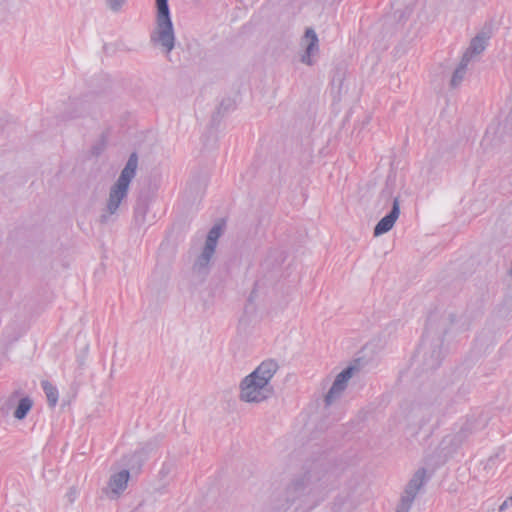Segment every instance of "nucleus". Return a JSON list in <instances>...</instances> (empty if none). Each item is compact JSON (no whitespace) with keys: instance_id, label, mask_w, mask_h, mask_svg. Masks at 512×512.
<instances>
[{"instance_id":"nucleus-1","label":"nucleus","mask_w":512,"mask_h":512,"mask_svg":"<svg viewBox=\"0 0 512 512\" xmlns=\"http://www.w3.org/2000/svg\"><path fill=\"white\" fill-rule=\"evenodd\" d=\"M335 482L333 472L313 464L295 475L282 490L271 495L261 512H287L291 508L295 511L310 510L323 500Z\"/></svg>"},{"instance_id":"nucleus-2","label":"nucleus","mask_w":512,"mask_h":512,"mask_svg":"<svg viewBox=\"0 0 512 512\" xmlns=\"http://www.w3.org/2000/svg\"><path fill=\"white\" fill-rule=\"evenodd\" d=\"M459 321L460 315L454 311L429 316L422 342L414 357L416 369L422 373H428L440 366L444 357L442 349L444 336L454 325H458V329H465L464 325H459Z\"/></svg>"},{"instance_id":"nucleus-3","label":"nucleus","mask_w":512,"mask_h":512,"mask_svg":"<svg viewBox=\"0 0 512 512\" xmlns=\"http://www.w3.org/2000/svg\"><path fill=\"white\" fill-rule=\"evenodd\" d=\"M279 366L276 361H263L253 372L244 377L239 385V399L246 403H261L273 394L271 379Z\"/></svg>"},{"instance_id":"nucleus-4","label":"nucleus","mask_w":512,"mask_h":512,"mask_svg":"<svg viewBox=\"0 0 512 512\" xmlns=\"http://www.w3.org/2000/svg\"><path fill=\"white\" fill-rule=\"evenodd\" d=\"M138 169V155L136 152L130 154L124 168L121 170L117 180L109 188V194L105 209L100 215V222L105 224L112 215L120 210L123 201L128 197V192L132 180L136 176Z\"/></svg>"},{"instance_id":"nucleus-5","label":"nucleus","mask_w":512,"mask_h":512,"mask_svg":"<svg viewBox=\"0 0 512 512\" xmlns=\"http://www.w3.org/2000/svg\"><path fill=\"white\" fill-rule=\"evenodd\" d=\"M150 42L167 59L176 46V35L171 15H156L155 26L150 34Z\"/></svg>"},{"instance_id":"nucleus-6","label":"nucleus","mask_w":512,"mask_h":512,"mask_svg":"<svg viewBox=\"0 0 512 512\" xmlns=\"http://www.w3.org/2000/svg\"><path fill=\"white\" fill-rule=\"evenodd\" d=\"M432 419V410L418 402H405L399 411V423L413 434H417Z\"/></svg>"},{"instance_id":"nucleus-7","label":"nucleus","mask_w":512,"mask_h":512,"mask_svg":"<svg viewBox=\"0 0 512 512\" xmlns=\"http://www.w3.org/2000/svg\"><path fill=\"white\" fill-rule=\"evenodd\" d=\"M426 481V470L424 468L418 469L410 481L407 483L403 493L401 494L399 503L396 506L395 512H409L412 504L424 486Z\"/></svg>"},{"instance_id":"nucleus-8","label":"nucleus","mask_w":512,"mask_h":512,"mask_svg":"<svg viewBox=\"0 0 512 512\" xmlns=\"http://www.w3.org/2000/svg\"><path fill=\"white\" fill-rule=\"evenodd\" d=\"M355 371L356 367L348 366L336 376L331 388L324 397V403L326 407L332 405L342 396L343 392L348 386L349 380L352 378Z\"/></svg>"},{"instance_id":"nucleus-9","label":"nucleus","mask_w":512,"mask_h":512,"mask_svg":"<svg viewBox=\"0 0 512 512\" xmlns=\"http://www.w3.org/2000/svg\"><path fill=\"white\" fill-rule=\"evenodd\" d=\"M400 215L399 198H393L391 211L385 215L374 227V236H380L390 231Z\"/></svg>"},{"instance_id":"nucleus-10","label":"nucleus","mask_w":512,"mask_h":512,"mask_svg":"<svg viewBox=\"0 0 512 512\" xmlns=\"http://www.w3.org/2000/svg\"><path fill=\"white\" fill-rule=\"evenodd\" d=\"M129 478L130 473L127 469L111 475L106 494L112 499L117 498L127 488Z\"/></svg>"},{"instance_id":"nucleus-11","label":"nucleus","mask_w":512,"mask_h":512,"mask_svg":"<svg viewBox=\"0 0 512 512\" xmlns=\"http://www.w3.org/2000/svg\"><path fill=\"white\" fill-rule=\"evenodd\" d=\"M490 34L485 31L479 32L471 39L469 47L464 52L462 58L471 62L475 57L479 56L487 47Z\"/></svg>"},{"instance_id":"nucleus-12","label":"nucleus","mask_w":512,"mask_h":512,"mask_svg":"<svg viewBox=\"0 0 512 512\" xmlns=\"http://www.w3.org/2000/svg\"><path fill=\"white\" fill-rule=\"evenodd\" d=\"M302 44L305 46V53L301 57V62L306 65H312L311 59L318 52V37L316 32L312 28H308L305 31L302 39Z\"/></svg>"},{"instance_id":"nucleus-13","label":"nucleus","mask_w":512,"mask_h":512,"mask_svg":"<svg viewBox=\"0 0 512 512\" xmlns=\"http://www.w3.org/2000/svg\"><path fill=\"white\" fill-rule=\"evenodd\" d=\"M215 253V249L210 248L209 246H204L201 254L197 257L193 269L197 273L206 274L209 269L210 261Z\"/></svg>"},{"instance_id":"nucleus-14","label":"nucleus","mask_w":512,"mask_h":512,"mask_svg":"<svg viewBox=\"0 0 512 512\" xmlns=\"http://www.w3.org/2000/svg\"><path fill=\"white\" fill-rule=\"evenodd\" d=\"M87 113V105L82 100H72L69 104V108L65 113L66 119H75L82 117Z\"/></svg>"},{"instance_id":"nucleus-15","label":"nucleus","mask_w":512,"mask_h":512,"mask_svg":"<svg viewBox=\"0 0 512 512\" xmlns=\"http://www.w3.org/2000/svg\"><path fill=\"white\" fill-rule=\"evenodd\" d=\"M470 62L467 61V59L461 58V61L457 68L455 69L451 80H450V87L451 88H457L460 86L462 81L464 80V77L466 75L467 67Z\"/></svg>"},{"instance_id":"nucleus-16","label":"nucleus","mask_w":512,"mask_h":512,"mask_svg":"<svg viewBox=\"0 0 512 512\" xmlns=\"http://www.w3.org/2000/svg\"><path fill=\"white\" fill-rule=\"evenodd\" d=\"M152 449L153 448L149 446L148 448H142L141 450L136 451L133 455L127 458L126 465L131 469H139L145 461L148 452Z\"/></svg>"},{"instance_id":"nucleus-17","label":"nucleus","mask_w":512,"mask_h":512,"mask_svg":"<svg viewBox=\"0 0 512 512\" xmlns=\"http://www.w3.org/2000/svg\"><path fill=\"white\" fill-rule=\"evenodd\" d=\"M32 405V400L29 397H24L20 399L13 413L14 417L18 420L24 419L28 412L31 410Z\"/></svg>"},{"instance_id":"nucleus-18","label":"nucleus","mask_w":512,"mask_h":512,"mask_svg":"<svg viewBox=\"0 0 512 512\" xmlns=\"http://www.w3.org/2000/svg\"><path fill=\"white\" fill-rule=\"evenodd\" d=\"M42 388L46 394L47 401L50 407H55L58 402V390L49 381H42Z\"/></svg>"},{"instance_id":"nucleus-19","label":"nucleus","mask_w":512,"mask_h":512,"mask_svg":"<svg viewBox=\"0 0 512 512\" xmlns=\"http://www.w3.org/2000/svg\"><path fill=\"white\" fill-rule=\"evenodd\" d=\"M221 232L222 229L219 225L213 226L208 232L204 246H209L210 248L216 249L218 239L221 236Z\"/></svg>"},{"instance_id":"nucleus-20","label":"nucleus","mask_w":512,"mask_h":512,"mask_svg":"<svg viewBox=\"0 0 512 512\" xmlns=\"http://www.w3.org/2000/svg\"><path fill=\"white\" fill-rule=\"evenodd\" d=\"M147 212L148 206L146 204H138L134 209V217L136 222L139 224H144Z\"/></svg>"},{"instance_id":"nucleus-21","label":"nucleus","mask_w":512,"mask_h":512,"mask_svg":"<svg viewBox=\"0 0 512 512\" xmlns=\"http://www.w3.org/2000/svg\"><path fill=\"white\" fill-rule=\"evenodd\" d=\"M126 3L127 0H106L105 5L109 11L117 14L123 10Z\"/></svg>"},{"instance_id":"nucleus-22","label":"nucleus","mask_w":512,"mask_h":512,"mask_svg":"<svg viewBox=\"0 0 512 512\" xmlns=\"http://www.w3.org/2000/svg\"><path fill=\"white\" fill-rule=\"evenodd\" d=\"M394 191V179L388 177L385 188L381 191V197L388 200L392 198Z\"/></svg>"},{"instance_id":"nucleus-23","label":"nucleus","mask_w":512,"mask_h":512,"mask_svg":"<svg viewBox=\"0 0 512 512\" xmlns=\"http://www.w3.org/2000/svg\"><path fill=\"white\" fill-rule=\"evenodd\" d=\"M156 15H170L168 0H155Z\"/></svg>"},{"instance_id":"nucleus-24","label":"nucleus","mask_w":512,"mask_h":512,"mask_svg":"<svg viewBox=\"0 0 512 512\" xmlns=\"http://www.w3.org/2000/svg\"><path fill=\"white\" fill-rule=\"evenodd\" d=\"M78 495L77 489L75 487H70L68 492L65 495V499L69 504L74 503Z\"/></svg>"},{"instance_id":"nucleus-25","label":"nucleus","mask_w":512,"mask_h":512,"mask_svg":"<svg viewBox=\"0 0 512 512\" xmlns=\"http://www.w3.org/2000/svg\"><path fill=\"white\" fill-rule=\"evenodd\" d=\"M14 401H15V397H10L4 405H2V407L0 408V411L2 412L3 415H7L9 413V410L11 409V407L13 406L14 404Z\"/></svg>"},{"instance_id":"nucleus-26","label":"nucleus","mask_w":512,"mask_h":512,"mask_svg":"<svg viewBox=\"0 0 512 512\" xmlns=\"http://www.w3.org/2000/svg\"><path fill=\"white\" fill-rule=\"evenodd\" d=\"M171 469H172L171 464H164L159 472L160 476L163 478L166 477L170 473Z\"/></svg>"},{"instance_id":"nucleus-27","label":"nucleus","mask_w":512,"mask_h":512,"mask_svg":"<svg viewBox=\"0 0 512 512\" xmlns=\"http://www.w3.org/2000/svg\"><path fill=\"white\" fill-rule=\"evenodd\" d=\"M512 505V495L508 497L499 507V512L505 511L508 507Z\"/></svg>"},{"instance_id":"nucleus-28","label":"nucleus","mask_w":512,"mask_h":512,"mask_svg":"<svg viewBox=\"0 0 512 512\" xmlns=\"http://www.w3.org/2000/svg\"><path fill=\"white\" fill-rule=\"evenodd\" d=\"M103 150H104V144L100 143L98 145L93 146L92 154L95 155V156H98V155H100L102 153Z\"/></svg>"},{"instance_id":"nucleus-29","label":"nucleus","mask_w":512,"mask_h":512,"mask_svg":"<svg viewBox=\"0 0 512 512\" xmlns=\"http://www.w3.org/2000/svg\"><path fill=\"white\" fill-rule=\"evenodd\" d=\"M507 121L512 122V112L509 114Z\"/></svg>"},{"instance_id":"nucleus-30","label":"nucleus","mask_w":512,"mask_h":512,"mask_svg":"<svg viewBox=\"0 0 512 512\" xmlns=\"http://www.w3.org/2000/svg\"><path fill=\"white\" fill-rule=\"evenodd\" d=\"M487 512H494V507L489 508Z\"/></svg>"}]
</instances>
